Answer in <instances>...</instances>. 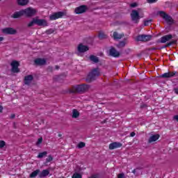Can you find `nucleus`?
Segmentation results:
<instances>
[{
  "mask_svg": "<svg viewBox=\"0 0 178 178\" xmlns=\"http://www.w3.org/2000/svg\"><path fill=\"white\" fill-rule=\"evenodd\" d=\"M37 13V10L33 8H27L24 10H22L19 12H17L14 13L12 16L14 19H17L21 16H26V17H31V16H34Z\"/></svg>",
  "mask_w": 178,
  "mask_h": 178,
  "instance_id": "nucleus-1",
  "label": "nucleus"
},
{
  "mask_svg": "<svg viewBox=\"0 0 178 178\" xmlns=\"http://www.w3.org/2000/svg\"><path fill=\"white\" fill-rule=\"evenodd\" d=\"M140 13H141V9L139 8L138 10H133L131 13V17L133 22L135 23H138V21L141 17H144V16H140Z\"/></svg>",
  "mask_w": 178,
  "mask_h": 178,
  "instance_id": "nucleus-2",
  "label": "nucleus"
},
{
  "mask_svg": "<svg viewBox=\"0 0 178 178\" xmlns=\"http://www.w3.org/2000/svg\"><path fill=\"white\" fill-rule=\"evenodd\" d=\"M157 15L162 17L168 24H173V19L171 18L170 16H169L168 14H165L163 11H159Z\"/></svg>",
  "mask_w": 178,
  "mask_h": 178,
  "instance_id": "nucleus-3",
  "label": "nucleus"
},
{
  "mask_svg": "<svg viewBox=\"0 0 178 178\" xmlns=\"http://www.w3.org/2000/svg\"><path fill=\"white\" fill-rule=\"evenodd\" d=\"M90 88L88 85H78L74 87V92H83V91H87Z\"/></svg>",
  "mask_w": 178,
  "mask_h": 178,
  "instance_id": "nucleus-4",
  "label": "nucleus"
},
{
  "mask_svg": "<svg viewBox=\"0 0 178 178\" xmlns=\"http://www.w3.org/2000/svg\"><path fill=\"white\" fill-rule=\"evenodd\" d=\"M88 10V7L87 6H80L75 8L74 13L76 15H81V13H86Z\"/></svg>",
  "mask_w": 178,
  "mask_h": 178,
  "instance_id": "nucleus-5",
  "label": "nucleus"
},
{
  "mask_svg": "<svg viewBox=\"0 0 178 178\" xmlns=\"http://www.w3.org/2000/svg\"><path fill=\"white\" fill-rule=\"evenodd\" d=\"M99 76V69L96 68L94 69L88 76V78L90 79V80H95L96 77H98Z\"/></svg>",
  "mask_w": 178,
  "mask_h": 178,
  "instance_id": "nucleus-6",
  "label": "nucleus"
},
{
  "mask_svg": "<svg viewBox=\"0 0 178 178\" xmlns=\"http://www.w3.org/2000/svg\"><path fill=\"white\" fill-rule=\"evenodd\" d=\"M11 71L13 72V73H19L20 72V70H19V62L17 60H13L11 63Z\"/></svg>",
  "mask_w": 178,
  "mask_h": 178,
  "instance_id": "nucleus-7",
  "label": "nucleus"
},
{
  "mask_svg": "<svg viewBox=\"0 0 178 178\" xmlns=\"http://www.w3.org/2000/svg\"><path fill=\"white\" fill-rule=\"evenodd\" d=\"M65 16V13L58 12L50 15V20H56V19H60V17H63Z\"/></svg>",
  "mask_w": 178,
  "mask_h": 178,
  "instance_id": "nucleus-8",
  "label": "nucleus"
},
{
  "mask_svg": "<svg viewBox=\"0 0 178 178\" xmlns=\"http://www.w3.org/2000/svg\"><path fill=\"white\" fill-rule=\"evenodd\" d=\"M152 38L151 35H140L136 38L137 41H149Z\"/></svg>",
  "mask_w": 178,
  "mask_h": 178,
  "instance_id": "nucleus-9",
  "label": "nucleus"
},
{
  "mask_svg": "<svg viewBox=\"0 0 178 178\" xmlns=\"http://www.w3.org/2000/svg\"><path fill=\"white\" fill-rule=\"evenodd\" d=\"M177 72H165L164 74H163L161 77H162L163 79H169L170 77H175V76H176L177 74Z\"/></svg>",
  "mask_w": 178,
  "mask_h": 178,
  "instance_id": "nucleus-10",
  "label": "nucleus"
},
{
  "mask_svg": "<svg viewBox=\"0 0 178 178\" xmlns=\"http://www.w3.org/2000/svg\"><path fill=\"white\" fill-rule=\"evenodd\" d=\"M2 32L4 34H16V30L13 28H6L2 29Z\"/></svg>",
  "mask_w": 178,
  "mask_h": 178,
  "instance_id": "nucleus-11",
  "label": "nucleus"
},
{
  "mask_svg": "<svg viewBox=\"0 0 178 178\" xmlns=\"http://www.w3.org/2000/svg\"><path fill=\"white\" fill-rule=\"evenodd\" d=\"M172 38H173V36H172V35H167L163 36L161 38V42H162L163 44H165V42H168V41H170Z\"/></svg>",
  "mask_w": 178,
  "mask_h": 178,
  "instance_id": "nucleus-12",
  "label": "nucleus"
},
{
  "mask_svg": "<svg viewBox=\"0 0 178 178\" xmlns=\"http://www.w3.org/2000/svg\"><path fill=\"white\" fill-rule=\"evenodd\" d=\"M88 49H90L87 45H84L83 44H80L78 46V51L79 52H87V51H88Z\"/></svg>",
  "mask_w": 178,
  "mask_h": 178,
  "instance_id": "nucleus-13",
  "label": "nucleus"
},
{
  "mask_svg": "<svg viewBox=\"0 0 178 178\" xmlns=\"http://www.w3.org/2000/svg\"><path fill=\"white\" fill-rule=\"evenodd\" d=\"M36 24L38 26H48V22H47V20L45 19H40L38 18H36Z\"/></svg>",
  "mask_w": 178,
  "mask_h": 178,
  "instance_id": "nucleus-14",
  "label": "nucleus"
},
{
  "mask_svg": "<svg viewBox=\"0 0 178 178\" xmlns=\"http://www.w3.org/2000/svg\"><path fill=\"white\" fill-rule=\"evenodd\" d=\"M122 143H113L109 145V149H115V148H120Z\"/></svg>",
  "mask_w": 178,
  "mask_h": 178,
  "instance_id": "nucleus-15",
  "label": "nucleus"
},
{
  "mask_svg": "<svg viewBox=\"0 0 178 178\" xmlns=\"http://www.w3.org/2000/svg\"><path fill=\"white\" fill-rule=\"evenodd\" d=\"M110 55L111 56H113L114 58H116V57L119 56V55H120V54L116 49L111 48L110 49Z\"/></svg>",
  "mask_w": 178,
  "mask_h": 178,
  "instance_id": "nucleus-16",
  "label": "nucleus"
},
{
  "mask_svg": "<svg viewBox=\"0 0 178 178\" xmlns=\"http://www.w3.org/2000/svg\"><path fill=\"white\" fill-rule=\"evenodd\" d=\"M33 81V75H27L24 78V84H30Z\"/></svg>",
  "mask_w": 178,
  "mask_h": 178,
  "instance_id": "nucleus-17",
  "label": "nucleus"
},
{
  "mask_svg": "<svg viewBox=\"0 0 178 178\" xmlns=\"http://www.w3.org/2000/svg\"><path fill=\"white\" fill-rule=\"evenodd\" d=\"M159 139V134H156V135L152 136L149 138L148 141H149V143H155V141H156Z\"/></svg>",
  "mask_w": 178,
  "mask_h": 178,
  "instance_id": "nucleus-18",
  "label": "nucleus"
},
{
  "mask_svg": "<svg viewBox=\"0 0 178 178\" xmlns=\"http://www.w3.org/2000/svg\"><path fill=\"white\" fill-rule=\"evenodd\" d=\"M35 65H45V59L44 58H38L35 60Z\"/></svg>",
  "mask_w": 178,
  "mask_h": 178,
  "instance_id": "nucleus-19",
  "label": "nucleus"
},
{
  "mask_svg": "<svg viewBox=\"0 0 178 178\" xmlns=\"http://www.w3.org/2000/svg\"><path fill=\"white\" fill-rule=\"evenodd\" d=\"M48 175H49V170H44L39 174V177H46V176H48Z\"/></svg>",
  "mask_w": 178,
  "mask_h": 178,
  "instance_id": "nucleus-20",
  "label": "nucleus"
},
{
  "mask_svg": "<svg viewBox=\"0 0 178 178\" xmlns=\"http://www.w3.org/2000/svg\"><path fill=\"white\" fill-rule=\"evenodd\" d=\"M124 35L123 34H119L117 32H114L113 37L114 38V40H120V38H122Z\"/></svg>",
  "mask_w": 178,
  "mask_h": 178,
  "instance_id": "nucleus-21",
  "label": "nucleus"
},
{
  "mask_svg": "<svg viewBox=\"0 0 178 178\" xmlns=\"http://www.w3.org/2000/svg\"><path fill=\"white\" fill-rule=\"evenodd\" d=\"M79 116H80V113L79 112V111L76 109L72 110V118L74 119H77Z\"/></svg>",
  "mask_w": 178,
  "mask_h": 178,
  "instance_id": "nucleus-22",
  "label": "nucleus"
},
{
  "mask_svg": "<svg viewBox=\"0 0 178 178\" xmlns=\"http://www.w3.org/2000/svg\"><path fill=\"white\" fill-rule=\"evenodd\" d=\"M18 3L19 5H22L23 6L29 3V0H18Z\"/></svg>",
  "mask_w": 178,
  "mask_h": 178,
  "instance_id": "nucleus-23",
  "label": "nucleus"
},
{
  "mask_svg": "<svg viewBox=\"0 0 178 178\" xmlns=\"http://www.w3.org/2000/svg\"><path fill=\"white\" fill-rule=\"evenodd\" d=\"M38 173H40V170H36L30 175V177H36Z\"/></svg>",
  "mask_w": 178,
  "mask_h": 178,
  "instance_id": "nucleus-24",
  "label": "nucleus"
},
{
  "mask_svg": "<svg viewBox=\"0 0 178 178\" xmlns=\"http://www.w3.org/2000/svg\"><path fill=\"white\" fill-rule=\"evenodd\" d=\"M90 59L92 60V62H95V63L98 62V57L95 56H90Z\"/></svg>",
  "mask_w": 178,
  "mask_h": 178,
  "instance_id": "nucleus-25",
  "label": "nucleus"
},
{
  "mask_svg": "<svg viewBox=\"0 0 178 178\" xmlns=\"http://www.w3.org/2000/svg\"><path fill=\"white\" fill-rule=\"evenodd\" d=\"M48 152H42L41 153H39V154L38 155V158L39 159L44 158V156H46Z\"/></svg>",
  "mask_w": 178,
  "mask_h": 178,
  "instance_id": "nucleus-26",
  "label": "nucleus"
},
{
  "mask_svg": "<svg viewBox=\"0 0 178 178\" xmlns=\"http://www.w3.org/2000/svg\"><path fill=\"white\" fill-rule=\"evenodd\" d=\"M34 24H37L36 18H33V20L28 24L29 27H32Z\"/></svg>",
  "mask_w": 178,
  "mask_h": 178,
  "instance_id": "nucleus-27",
  "label": "nucleus"
},
{
  "mask_svg": "<svg viewBox=\"0 0 178 178\" xmlns=\"http://www.w3.org/2000/svg\"><path fill=\"white\" fill-rule=\"evenodd\" d=\"M126 44H127V42H126V40L120 42L119 43V44L118 45V48H122L123 47H124V45H126Z\"/></svg>",
  "mask_w": 178,
  "mask_h": 178,
  "instance_id": "nucleus-28",
  "label": "nucleus"
},
{
  "mask_svg": "<svg viewBox=\"0 0 178 178\" xmlns=\"http://www.w3.org/2000/svg\"><path fill=\"white\" fill-rule=\"evenodd\" d=\"M42 143V138H39L38 141L36 142V145L38 147H40V145H41Z\"/></svg>",
  "mask_w": 178,
  "mask_h": 178,
  "instance_id": "nucleus-29",
  "label": "nucleus"
},
{
  "mask_svg": "<svg viewBox=\"0 0 178 178\" xmlns=\"http://www.w3.org/2000/svg\"><path fill=\"white\" fill-rule=\"evenodd\" d=\"M78 148H84L86 147V143L81 142L77 145Z\"/></svg>",
  "mask_w": 178,
  "mask_h": 178,
  "instance_id": "nucleus-30",
  "label": "nucleus"
},
{
  "mask_svg": "<svg viewBox=\"0 0 178 178\" xmlns=\"http://www.w3.org/2000/svg\"><path fill=\"white\" fill-rule=\"evenodd\" d=\"M72 178H81V175L76 172L72 175Z\"/></svg>",
  "mask_w": 178,
  "mask_h": 178,
  "instance_id": "nucleus-31",
  "label": "nucleus"
},
{
  "mask_svg": "<svg viewBox=\"0 0 178 178\" xmlns=\"http://www.w3.org/2000/svg\"><path fill=\"white\" fill-rule=\"evenodd\" d=\"M176 42H177V40L173 39V40H172V41H170V42L168 44V46L173 45V44H176Z\"/></svg>",
  "mask_w": 178,
  "mask_h": 178,
  "instance_id": "nucleus-32",
  "label": "nucleus"
},
{
  "mask_svg": "<svg viewBox=\"0 0 178 178\" xmlns=\"http://www.w3.org/2000/svg\"><path fill=\"white\" fill-rule=\"evenodd\" d=\"M152 22V20H151V19L146 20V21H145L144 25L145 26H149V24H151Z\"/></svg>",
  "mask_w": 178,
  "mask_h": 178,
  "instance_id": "nucleus-33",
  "label": "nucleus"
},
{
  "mask_svg": "<svg viewBox=\"0 0 178 178\" xmlns=\"http://www.w3.org/2000/svg\"><path fill=\"white\" fill-rule=\"evenodd\" d=\"M6 145L5 141L1 140L0 141V148H3Z\"/></svg>",
  "mask_w": 178,
  "mask_h": 178,
  "instance_id": "nucleus-34",
  "label": "nucleus"
},
{
  "mask_svg": "<svg viewBox=\"0 0 178 178\" xmlns=\"http://www.w3.org/2000/svg\"><path fill=\"white\" fill-rule=\"evenodd\" d=\"M130 6H131V8H137V6H138V3H131L130 4Z\"/></svg>",
  "mask_w": 178,
  "mask_h": 178,
  "instance_id": "nucleus-35",
  "label": "nucleus"
},
{
  "mask_svg": "<svg viewBox=\"0 0 178 178\" xmlns=\"http://www.w3.org/2000/svg\"><path fill=\"white\" fill-rule=\"evenodd\" d=\"M52 157L51 156H49L47 159V162H51L52 161Z\"/></svg>",
  "mask_w": 178,
  "mask_h": 178,
  "instance_id": "nucleus-36",
  "label": "nucleus"
},
{
  "mask_svg": "<svg viewBox=\"0 0 178 178\" xmlns=\"http://www.w3.org/2000/svg\"><path fill=\"white\" fill-rule=\"evenodd\" d=\"M148 3H154L156 2V0H147Z\"/></svg>",
  "mask_w": 178,
  "mask_h": 178,
  "instance_id": "nucleus-37",
  "label": "nucleus"
},
{
  "mask_svg": "<svg viewBox=\"0 0 178 178\" xmlns=\"http://www.w3.org/2000/svg\"><path fill=\"white\" fill-rule=\"evenodd\" d=\"M47 33L48 34H52V33H54V30H53V29H49V30H48V31H47Z\"/></svg>",
  "mask_w": 178,
  "mask_h": 178,
  "instance_id": "nucleus-38",
  "label": "nucleus"
},
{
  "mask_svg": "<svg viewBox=\"0 0 178 178\" xmlns=\"http://www.w3.org/2000/svg\"><path fill=\"white\" fill-rule=\"evenodd\" d=\"M118 177V178H123V177H124V174H123V173L119 174Z\"/></svg>",
  "mask_w": 178,
  "mask_h": 178,
  "instance_id": "nucleus-39",
  "label": "nucleus"
},
{
  "mask_svg": "<svg viewBox=\"0 0 178 178\" xmlns=\"http://www.w3.org/2000/svg\"><path fill=\"white\" fill-rule=\"evenodd\" d=\"M104 34H102V33H99V38H101V39H102V38H104Z\"/></svg>",
  "mask_w": 178,
  "mask_h": 178,
  "instance_id": "nucleus-40",
  "label": "nucleus"
},
{
  "mask_svg": "<svg viewBox=\"0 0 178 178\" xmlns=\"http://www.w3.org/2000/svg\"><path fill=\"white\" fill-rule=\"evenodd\" d=\"M174 120L178 122V115L174 116Z\"/></svg>",
  "mask_w": 178,
  "mask_h": 178,
  "instance_id": "nucleus-41",
  "label": "nucleus"
},
{
  "mask_svg": "<svg viewBox=\"0 0 178 178\" xmlns=\"http://www.w3.org/2000/svg\"><path fill=\"white\" fill-rule=\"evenodd\" d=\"M134 136H136V133L131 132V134H130V136L131 137H134Z\"/></svg>",
  "mask_w": 178,
  "mask_h": 178,
  "instance_id": "nucleus-42",
  "label": "nucleus"
},
{
  "mask_svg": "<svg viewBox=\"0 0 178 178\" xmlns=\"http://www.w3.org/2000/svg\"><path fill=\"white\" fill-rule=\"evenodd\" d=\"M175 94H178V88L174 89Z\"/></svg>",
  "mask_w": 178,
  "mask_h": 178,
  "instance_id": "nucleus-43",
  "label": "nucleus"
},
{
  "mask_svg": "<svg viewBox=\"0 0 178 178\" xmlns=\"http://www.w3.org/2000/svg\"><path fill=\"white\" fill-rule=\"evenodd\" d=\"M3 109V108L1 106H0V113L2 112Z\"/></svg>",
  "mask_w": 178,
  "mask_h": 178,
  "instance_id": "nucleus-44",
  "label": "nucleus"
},
{
  "mask_svg": "<svg viewBox=\"0 0 178 178\" xmlns=\"http://www.w3.org/2000/svg\"><path fill=\"white\" fill-rule=\"evenodd\" d=\"M1 41H3V37H0V42Z\"/></svg>",
  "mask_w": 178,
  "mask_h": 178,
  "instance_id": "nucleus-45",
  "label": "nucleus"
},
{
  "mask_svg": "<svg viewBox=\"0 0 178 178\" xmlns=\"http://www.w3.org/2000/svg\"><path fill=\"white\" fill-rule=\"evenodd\" d=\"M134 172H136V170H135L133 171V172L134 173Z\"/></svg>",
  "mask_w": 178,
  "mask_h": 178,
  "instance_id": "nucleus-46",
  "label": "nucleus"
}]
</instances>
